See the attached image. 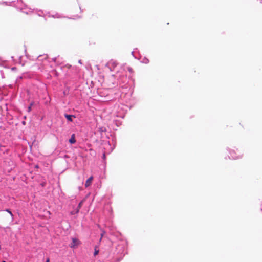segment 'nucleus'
Masks as SVG:
<instances>
[{
	"label": "nucleus",
	"mask_w": 262,
	"mask_h": 262,
	"mask_svg": "<svg viewBox=\"0 0 262 262\" xmlns=\"http://www.w3.org/2000/svg\"><path fill=\"white\" fill-rule=\"evenodd\" d=\"M98 252H99V250H97V249L95 248V252H94V256H96V255H97V254H98Z\"/></svg>",
	"instance_id": "nucleus-7"
},
{
	"label": "nucleus",
	"mask_w": 262,
	"mask_h": 262,
	"mask_svg": "<svg viewBox=\"0 0 262 262\" xmlns=\"http://www.w3.org/2000/svg\"><path fill=\"white\" fill-rule=\"evenodd\" d=\"M105 232L104 231H103V232L101 234V238H102V237L103 236V235L104 234Z\"/></svg>",
	"instance_id": "nucleus-9"
},
{
	"label": "nucleus",
	"mask_w": 262,
	"mask_h": 262,
	"mask_svg": "<svg viewBox=\"0 0 262 262\" xmlns=\"http://www.w3.org/2000/svg\"><path fill=\"white\" fill-rule=\"evenodd\" d=\"M46 262H50V259L49 258H47V260H46Z\"/></svg>",
	"instance_id": "nucleus-10"
},
{
	"label": "nucleus",
	"mask_w": 262,
	"mask_h": 262,
	"mask_svg": "<svg viewBox=\"0 0 262 262\" xmlns=\"http://www.w3.org/2000/svg\"><path fill=\"white\" fill-rule=\"evenodd\" d=\"M83 203V200L81 201L78 204V207H77V209L76 211V213H78L79 211V209L81 207L82 205V204Z\"/></svg>",
	"instance_id": "nucleus-5"
},
{
	"label": "nucleus",
	"mask_w": 262,
	"mask_h": 262,
	"mask_svg": "<svg viewBox=\"0 0 262 262\" xmlns=\"http://www.w3.org/2000/svg\"><path fill=\"white\" fill-rule=\"evenodd\" d=\"M80 244V241L76 238H72V242L70 245V247L71 248H75Z\"/></svg>",
	"instance_id": "nucleus-1"
},
{
	"label": "nucleus",
	"mask_w": 262,
	"mask_h": 262,
	"mask_svg": "<svg viewBox=\"0 0 262 262\" xmlns=\"http://www.w3.org/2000/svg\"><path fill=\"white\" fill-rule=\"evenodd\" d=\"M64 116L67 119V120L70 122L73 121V118H75V116L68 114H65Z\"/></svg>",
	"instance_id": "nucleus-3"
},
{
	"label": "nucleus",
	"mask_w": 262,
	"mask_h": 262,
	"mask_svg": "<svg viewBox=\"0 0 262 262\" xmlns=\"http://www.w3.org/2000/svg\"><path fill=\"white\" fill-rule=\"evenodd\" d=\"M32 105H33V104L31 103L30 104V105L28 107V112H30L31 111V106H32Z\"/></svg>",
	"instance_id": "nucleus-8"
},
{
	"label": "nucleus",
	"mask_w": 262,
	"mask_h": 262,
	"mask_svg": "<svg viewBox=\"0 0 262 262\" xmlns=\"http://www.w3.org/2000/svg\"><path fill=\"white\" fill-rule=\"evenodd\" d=\"M6 211H7L8 212H9V214H10L11 217V221H13V215L12 213V212H11V211H10L9 209H7V210H6Z\"/></svg>",
	"instance_id": "nucleus-6"
},
{
	"label": "nucleus",
	"mask_w": 262,
	"mask_h": 262,
	"mask_svg": "<svg viewBox=\"0 0 262 262\" xmlns=\"http://www.w3.org/2000/svg\"><path fill=\"white\" fill-rule=\"evenodd\" d=\"M101 239H102V238L101 237V238H100V240H99V241H101Z\"/></svg>",
	"instance_id": "nucleus-11"
},
{
	"label": "nucleus",
	"mask_w": 262,
	"mask_h": 262,
	"mask_svg": "<svg viewBox=\"0 0 262 262\" xmlns=\"http://www.w3.org/2000/svg\"><path fill=\"white\" fill-rule=\"evenodd\" d=\"M69 142L71 144H74L76 142V140L75 139V135L74 134H73L71 136V139L69 140Z\"/></svg>",
	"instance_id": "nucleus-4"
},
{
	"label": "nucleus",
	"mask_w": 262,
	"mask_h": 262,
	"mask_svg": "<svg viewBox=\"0 0 262 262\" xmlns=\"http://www.w3.org/2000/svg\"><path fill=\"white\" fill-rule=\"evenodd\" d=\"M93 177H90L85 182V186L86 187H89V186H90V185L92 183V181L93 180Z\"/></svg>",
	"instance_id": "nucleus-2"
}]
</instances>
